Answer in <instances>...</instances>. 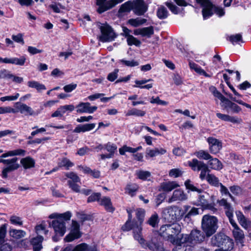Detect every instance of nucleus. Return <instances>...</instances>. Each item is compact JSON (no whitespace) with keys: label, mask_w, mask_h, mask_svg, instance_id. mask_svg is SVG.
<instances>
[{"label":"nucleus","mask_w":251,"mask_h":251,"mask_svg":"<svg viewBox=\"0 0 251 251\" xmlns=\"http://www.w3.org/2000/svg\"><path fill=\"white\" fill-rule=\"evenodd\" d=\"M71 217L72 213L70 211L62 214L53 213L50 215V218H55L52 221L50 226L54 229L56 234L61 236L64 235L66 231V222L69 221Z\"/></svg>","instance_id":"nucleus-1"},{"label":"nucleus","mask_w":251,"mask_h":251,"mask_svg":"<svg viewBox=\"0 0 251 251\" xmlns=\"http://www.w3.org/2000/svg\"><path fill=\"white\" fill-rule=\"evenodd\" d=\"M184 210L177 206H170L164 208L162 211L163 218L168 222L179 220L187 212L190 206L184 205Z\"/></svg>","instance_id":"nucleus-2"},{"label":"nucleus","mask_w":251,"mask_h":251,"mask_svg":"<svg viewBox=\"0 0 251 251\" xmlns=\"http://www.w3.org/2000/svg\"><path fill=\"white\" fill-rule=\"evenodd\" d=\"M196 1L202 7V14L204 20L212 16L214 12L219 17H222L225 14L223 8L216 6L209 0H196Z\"/></svg>","instance_id":"nucleus-3"},{"label":"nucleus","mask_w":251,"mask_h":251,"mask_svg":"<svg viewBox=\"0 0 251 251\" xmlns=\"http://www.w3.org/2000/svg\"><path fill=\"white\" fill-rule=\"evenodd\" d=\"M218 220L215 216L209 214L203 216L201 219V228L207 237L214 234L218 228Z\"/></svg>","instance_id":"nucleus-4"},{"label":"nucleus","mask_w":251,"mask_h":251,"mask_svg":"<svg viewBox=\"0 0 251 251\" xmlns=\"http://www.w3.org/2000/svg\"><path fill=\"white\" fill-rule=\"evenodd\" d=\"M216 241L214 244L218 247H221L222 250L225 251H231L234 246L233 240L223 233H218L214 236Z\"/></svg>","instance_id":"nucleus-5"},{"label":"nucleus","mask_w":251,"mask_h":251,"mask_svg":"<svg viewBox=\"0 0 251 251\" xmlns=\"http://www.w3.org/2000/svg\"><path fill=\"white\" fill-rule=\"evenodd\" d=\"M188 163L193 171H201L200 175V178L201 180L205 179H206V174H209L210 172L207 164L197 159H193L191 161H188Z\"/></svg>","instance_id":"nucleus-6"},{"label":"nucleus","mask_w":251,"mask_h":251,"mask_svg":"<svg viewBox=\"0 0 251 251\" xmlns=\"http://www.w3.org/2000/svg\"><path fill=\"white\" fill-rule=\"evenodd\" d=\"M81 236L80 231V226L77 222L72 220L70 233L65 237L66 242H72L75 239L79 238Z\"/></svg>","instance_id":"nucleus-7"},{"label":"nucleus","mask_w":251,"mask_h":251,"mask_svg":"<svg viewBox=\"0 0 251 251\" xmlns=\"http://www.w3.org/2000/svg\"><path fill=\"white\" fill-rule=\"evenodd\" d=\"M205 198L206 197L204 195H200L198 199L194 201L193 204L196 206H201L203 210H209L214 213L216 212L217 209L215 207V203L209 202Z\"/></svg>","instance_id":"nucleus-8"},{"label":"nucleus","mask_w":251,"mask_h":251,"mask_svg":"<svg viewBox=\"0 0 251 251\" xmlns=\"http://www.w3.org/2000/svg\"><path fill=\"white\" fill-rule=\"evenodd\" d=\"M101 35L100 40L101 42H110L115 38V34L112 28L108 25H103L100 27Z\"/></svg>","instance_id":"nucleus-9"},{"label":"nucleus","mask_w":251,"mask_h":251,"mask_svg":"<svg viewBox=\"0 0 251 251\" xmlns=\"http://www.w3.org/2000/svg\"><path fill=\"white\" fill-rule=\"evenodd\" d=\"M145 248H148L151 251H164L163 244L157 237H152L151 240L145 242Z\"/></svg>","instance_id":"nucleus-10"},{"label":"nucleus","mask_w":251,"mask_h":251,"mask_svg":"<svg viewBox=\"0 0 251 251\" xmlns=\"http://www.w3.org/2000/svg\"><path fill=\"white\" fill-rule=\"evenodd\" d=\"M188 235L191 246L198 243H201L205 239L204 233L198 229L192 230L190 234Z\"/></svg>","instance_id":"nucleus-11"},{"label":"nucleus","mask_w":251,"mask_h":251,"mask_svg":"<svg viewBox=\"0 0 251 251\" xmlns=\"http://www.w3.org/2000/svg\"><path fill=\"white\" fill-rule=\"evenodd\" d=\"M207 141L209 144V149L211 153L216 154L218 153L222 148V142L212 137L207 138Z\"/></svg>","instance_id":"nucleus-12"},{"label":"nucleus","mask_w":251,"mask_h":251,"mask_svg":"<svg viewBox=\"0 0 251 251\" xmlns=\"http://www.w3.org/2000/svg\"><path fill=\"white\" fill-rule=\"evenodd\" d=\"M147 9V6L142 0H136L133 1V10L136 15H143Z\"/></svg>","instance_id":"nucleus-13"},{"label":"nucleus","mask_w":251,"mask_h":251,"mask_svg":"<svg viewBox=\"0 0 251 251\" xmlns=\"http://www.w3.org/2000/svg\"><path fill=\"white\" fill-rule=\"evenodd\" d=\"M142 229L141 226L136 223L133 227V237L136 240L138 241L143 248H145L146 241L142 235Z\"/></svg>","instance_id":"nucleus-14"},{"label":"nucleus","mask_w":251,"mask_h":251,"mask_svg":"<svg viewBox=\"0 0 251 251\" xmlns=\"http://www.w3.org/2000/svg\"><path fill=\"white\" fill-rule=\"evenodd\" d=\"M16 110L20 112L21 114L25 115L33 116L35 115V112L32 108L27 105L26 104L20 102H16L15 103Z\"/></svg>","instance_id":"nucleus-15"},{"label":"nucleus","mask_w":251,"mask_h":251,"mask_svg":"<svg viewBox=\"0 0 251 251\" xmlns=\"http://www.w3.org/2000/svg\"><path fill=\"white\" fill-rule=\"evenodd\" d=\"M170 231L169 232V241L171 243L175 239V235L178 234L181 230V226L176 223L169 224Z\"/></svg>","instance_id":"nucleus-16"},{"label":"nucleus","mask_w":251,"mask_h":251,"mask_svg":"<svg viewBox=\"0 0 251 251\" xmlns=\"http://www.w3.org/2000/svg\"><path fill=\"white\" fill-rule=\"evenodd\" d=\"M173 244L180 246H191L188 234H182L181 237H178L173 240L172 242Z\"/></svg>","instance_id":"nucleus-17"},{"label":"nucleus","mask_w":251,"mask_h":251,"mask_svg":"<svg viewBox=\"0 0 251 251\" xmlns=\"http://www.w3.org/2000/svg\"><path fill=\"white\" fill-rule=\"evenodd\" d=\"M154 33L153 27L152 26L136 29L134 30L135 35H141L143 37L150 38Z\"/></svg>","instance_id":"nucleus-18"},{"label":"nucleus","mask_w":251,"mask_h":251,"mask_svg":"<svg viewBox=\"0 0 251 251\" xmlns=\"http://www.w3.org/2000/svg\"><path fill=\"white\" fill-rule=\"evenodd\" d=\"M166 150L162 148H155L151 149L148 148L146 151V157L147 158H152L158 155H163L166 152Z\"/></svg>","instance_id":"nucleus-19"},{"label":"nucleus","mask_w":251,"mask_h":251,"mask_svg":"<svg viewBox=\"0 0 251 251\" xmlns=\"http://www.w3.org/2000/svg\"><path fill=\"white\" fill-rule=\"evenodd\" d=\"M187 199L186 195L180 189H177L174 191L172 196L169 199V203L176 201H182Z\"/></svg>","instance_id":"nucleus-20"},{"label":"nucleus","mask_w":251,"mask_h":251,"mask_svg":"<svg viewBox=\"0 0 251 251\" xmlns=\"http://www.w3.org/2000/svg\"><path fill=\"white\" fill-rule=\"evenodd\" d=\"M179 186L178 183L175 181L164 182L160 184V190L169 192Z\"/></svg>","instance_id":"nucleus-21"},{"label":"nucleus","mask_w":251,"mask_h":251,"mask_svg":"<svg viewBox=\"0 0 251 251\" xmlns=\"http://www.w3.org/2000/svg\"><path fill=\"white\" fill-rule=\"evenodd\" d=\"M95 126L96 124L94 123L79 125L75 128L73 132L75 133L85 132L92 130Z\"/></svg>","instance_id":"nucleus-22"},{"label":"nucleus","mask_w":251,"mask_h":251,"mask_svg":"<svg viewBox=\"0 0 251 251\" xmlns=\"http://www.w3.org/2000/svg\"><path fill=\"white\" fill-rule=\"evenodd\" d=\"M43 238L41 235L32 239L31 243L33 246V251H40L42 249V242Z\"/></svg>","instance_id":"nucleus-23"},{"label":"nucleus","mask_w":251,"mask_h":251,"mask_svg":"<svg viewBox=\"0 0 251 251\" xmlns=\"http://www.w3.org/2000/svg\"><path fill=\"white\" fill-rule=\"evenodd\" d=\"M100 204L104 206L105 209L110 212L114 211L111 200L109 197H104L100 201Z\"/></svg>","instance_id":"nucleus-24"},{"label":"nucleus","mask_w":251,"mask_h":251,"mask_svg":"<svg viewBox=\"0 0 251 251\" xmlns=\"http://www.w3.org/2000/svg\"><path fill=\"white\" fill-rule=\"evenodd\" d=\"M20 162L25 169L34 167L35 164V160L30 156L22 158Z\"/></svg>","instance_id":"nucleus-25"},{"label":"nucleus","mask_w":251,"mask_h":251,"mask_svg":"<svg viewBox=\"0 0 251 251\" xmlns=\"http://www.w3.org/2000/svg\"><path fill=\"white\" fill-rule=\"evenodd\" d=\"M233 237L237 243H243L244 239V234L243 231L239 227L233 229L232 230Z\"/></svg>","instance_id":"nucleus-26"},{"label":"nucleus","mask_w":251,"mask_h":251,"mask_svg":"<svg viewBox=\"0 0 251 251\" xmlns=\"http://www.w3.org/2000/svg\"><path fill=\"white\" fill-rule=\"evenodd\" d=\"M26 151L25 150L18 149L13 151H10L6 153H3L0 157L5 158L8 156H13L17 155L24 156L25 154Z\"/></svg>","instance_id":"nucleus-27"},{"label":"nucleus","mask_w":251,"mask_h":251,"mask_svg":"<svg viewBox=\"0 0 251 251\" xmlns=\"http://www.w3.org/2000/svg\"><path fill=\"white\" fill-rule=\"evenodd\" d=\"M208 165L212 169L220 170L223 168L221 162L216 158H211L208 162Z\"/></svg>","instance_id":"nucleus-28"},{"label":"nucleus","mask_w":251,"mask_h":251,"mask_svg":"<svg viewBox=\"0 0 251 251\" xmlns=\"http://www.w3.org/2000/svg\"><path fill=\"white\" fill-rule=\"evenodd\" d=\"M218 203L220 206H223L225 210L226 215L227 212L233 213L234 209L231 204L228 203L226 199H223L218 201Z\"/></svg>","instance_id":"nucleus-29"},{"label":"nucleus","mask_w":251,"mask_h":251,"mask_svg":"<svg viewBox=\"0 0 251 251\" xmlns=\"http://www.w3.org/2000/svg\"><path fill=\"white\" fill-rule=\"evenodd\" d=\"M146 114V112L136 108H132L128 110L126 113V116H136L138 117H143Z\"/></svg>","instance_id":"nucleus-30"},{"label":"nucleus","mask_w":251,"mask_h":251,"mask_svg":"<svg viewBox=\"0 0 251 251\" xmlns=\"http://www.w3.org/2000/svg\"><path fill=\"white\" fill-rule=\"evenodd\" d=\"M74 164L66 157H63L60 160L58 166L59 167H64L66 170H69L70 167H73Z\"/></svg>","instance_id":"nucleus-31"},{"label":"nucleus","mask_w":251,"mask_h":251,"mask_svg":"<svg viewBox=\"0 0 251 251\" xmlns=\"http://www.w3.org/2000/svg\"><path fill=\"white\" fill-rule=\"evenodd\" d=\"M206 180L210 184L216 187H218L221 183L218 178L213 174H207Z\"/></svg>","instance_id":"nucleus-32"},{"label":"nucleus","mask_w":251,"mask_h":251,"mask_svg":"<svg viewBox=\"0 0 251 251\" xmlns=\"http://www.w3.org/2000/svg\"><path fill=\"white\" fill-rule=\"evenodd\" d=\"M10 235L16 239H20L25 235V232L22 230L13 229L9 231Z\"/></svg>","instance_id":"nucleus-33"},{"label":"nucleus","mask_w":251,"mask_h":251,"mask_svg":"<svg viewBox=\"0 0 251 251\" xmlns=\"http://www.w3.org/2000/svg\"><path fill=\"white\" fill-rule=\"evenodd\" d=\"M236 213L237 217V220L240 224L243 227L247 228L248 227L249 225L245 217L244 216L242 213H241L240 211L237 212Z\"/></svg>","instance_id":"nucleus-34"},{"label":"nucleus","mask_w":251,"mask_h":251,"mask_svg":"<svg viewBox=\"0 0 251 251\" xmlns=\"http://www.w3.org/2000/svg\"><path fill=\"white\" fill-rule=\"evenodd\" d=\"M195 155L199 159L204 160H209L212 158L210 154L206 151L201 150L199 151L196 152Z\"/></svg>","instance_id":"nucleus-35"},{"label":"nucleus","mask_w":251,"mask_h":251,"mask_svg":"<svg viewBox=\"0 0 251 251\" xmlns=\"http://www.w3.org/2000/svg\"><path fill=\"white\" fill-rule=\"evenodd\" d=\"M147 22V20L142 18L131 19L128 20V23L134 27L141 25Z\"/></svg>","instance_id":"nucleus-36"},{"label":"nucleus","mask_w":251,"mask_h":251,"mask_svg":"<svg viewBox=\"0 0 251 251\" xmlns=\"http://www.w3.org/2000/svg\"><path fill=\"white\" fill-rule=\"evenodd\" d=\"M90 105L89 102H81L77 106L78 109L76 111L78 113H88L89 107Z\"/></svg>","instance_id":"nucleus-37"},{"label":"nucleus","mask_w":251,"mask_h":251,"mask_svg":"<svg viewBox=\"0 0 251 251\" xmlns=\"http://www.w3.org/2000/svg\"><path fill=\"white\" fill-rule=\"evenodd\" d=\"M168 12L164 6L160 7L157 11V16L160 19H164L168 17Z\"/></svg>","instance_id":"nucleus-38"},{"label":"nucleus","mask_w":251,"mask_h":251,"mask_svg":"<svg viewBox=\"0 0 251 251\" xmlns=\"http://www.w3.org/2000/svg\"><path fill=\"white\" fill-rule=\"evenodd\" d=\"M169 224L162 226L159 230L160 235L164 238H167L169 240L168 233L170 231Z\"/></svg>","instance_id":"nucleus-39"},{"label":"nucleus","mask_w":251,"mask_h":251,"mask_svg":"<svg viewBox=\"0 0 251 251\" xmlns=\"http://www.w3.org/2000/svg\"><path fill=\"white\" fill-rule=\"evenodd\" d=\"M138 189V186L136 184H129L127 185L126 188V192L129 195L133 196Z\"/></svg>","instance_id":"nucleus-40"},{"label":"nucleus","mask_w":251,"mask_h":251,"mask_svg":"<svg viewBox=\"0 0 251 251\" xmlns=\"http://www.w3.org/2000/svg\"><path fill=\"white\" fill-rule=\"evenodd\" d=\"M65 176L70 179L68 181H73L74 182H80L81 183V180L79 177L74 172H68L65 173Z\"/></svg>","instance_id":"nucleus-41"},{"label":"nucleus","mask_w":251,"mask_h":251,"mask_svg":"<svg viewBox=\"0 0 251 251\" xmlns=\"http://www.w3.org/2000/svg\"><path fill=\"white\" fill-rule=\"evenodd\" d=\"M49 8L52 9L54 12L59 13L61 12V9H64L65 7L59 2H53L49 6Z\"/></svg>","instance_id":"nucleus-42"},{"label":"nucleus","mask_w":251,"mask_h":251,"mask_svg":"<svg viewBox=\"0 0 251 251\" xmlns=\"http://www.w3.org/2000/svg\"><path fill=\"white\" fill-rule=\"evenodd\" d=\"M136 175L138 177L142 180H145L151 176V173L147 171L140 170L136 172Z\"/></svg>","instance_id":"nucleus-43"},{"label":"nucleus","mask_w":251,"mask_h":251,"mask_svg":"<svg viewBox=\"0 0 251 251\" xmlns=\"http://www.w3.org/2000/svg\"><path fill=\"white\" fill-rule=\"evenodd\" d=\"M26 60L25 56H21L20 58L13 57L12 58L11 64L19 66H23Z\"/></svg>","instance_id":"nucleus-44"},{"label":"nucleus","mask_w":251,"mask_h":251,"mask_svg":"<svg viewBox=\"0 0 251 251\" xmlns=\"http://www.w3.org/2000/svg\"><path fill=\"white\" fill-rule=\"evenodd\" d=\"M158 222V216L156 213L152 214L148 221V223L152 227H155Z\"/></svg>","instance_id":"nucleus-45"},{"label":"nucleus","mask_w":251,"mask_h":251,"mask_svg":"<svg viewBox=\"0 0 251 251\" xmlns=\"http://www.w3.org/2000/svg\"><path fill=\"white\" fill-rule=\"evenodd\" d=\"M131 9L133 10V2L127 1L121 5L119 11L126 12L129 11Z\"/></svg>","instance_id":"nucleus-46"},{"label":"nucleus","mask_w":251,"mask_h":251,"mask_svg":"<svg viewBox=\"0 0 251 251\" xmlns=\"http://www.w3.org/2000/svg\"><path fill=\"white\" fill-rule=\"evenodd\" d=\"M126 40L127 44L129 46L135 45L137 47H139L141 44V42L139 40L132 35L129 36Z\"/></svg>","instance_id":"nucleus-47"},{"label":"nucleus","mask_w":251,"mask_h":251,"mask_svg":"<svg viewBox=\"0 0 251 251\" xmlns=\"http://www.w3.org/2000/svg\"><path fill=\"white\" fill-rule=\"evenodd\" d=\"M145 211L143 209H138L136 212V218L138 220V225L141 226L142 222L144 221L145 217Z\"/></svg>","instance_id":"nucleus-48"},{"label":"nucleus","mask_w":251,"mask_h":251,"mask_svg":"<svg viewBox=\"0 0 251 251\" xmlns=\"http://www.w3.org/2000/svg\"><path fill=\"white\" fill-rule=\"evenodd\" d=\"M6 234V225L3 224L0 226V245L5 242Z\"/></svg>","instance_id":"nucleus-49"},{"label":"nucleus","mask_w":251,"mask_h":251,"mask_svg":"<svg viewBox=\"0 0 251 251\" xmlns=\"http://www.w3.org/2000/svg\"><path fill=\"white\" fill-rule=\"evenodd\" d=\"M18 158L16 157L13 158L9 159H5L6 162H4V164L7 165V167H15V170H17L19 167V165L17 163Z\"/></svg>","instance_id":"nucleus-50"},{"label":"nucleus","mask_w":251,"mask_h":251,"mask_svg":"<svg viewBox=\"0 0 251 251\" xmlns=\"http://www.w3.org/2000/svg\"><path fill=\"white\" fill-rule=\"evenodd\" d=\"M209 91L214 97L219 99L220 100H222L224 98V96L217 89V88L213 86L209 87Z\"/></svg>","instance_id":"nucleus-51"},{"label":"nucleus","mask_w":251,"mask_h":251,"mask_svg":"<svg viewBox=\"0 0 251 251\" xmlns=\"http://www.w3.org/2000/svg\"><path fill=\"white\" fill-rule=\"evenodd\" d=\"M185 185L187 189L190 190L192 191H196L199 193L201 192V190L195 187L190 180H187L185 182Z\"/></svg>","instance_id":"nucleus-52"},{"label":"nucleus","mask_w":251,"mask_h":251,"mask_svg":"<svg viewBox=\"0 0 251 251\" xmlns=\"http://www.w3.org/2000/svg\"><path fill=\"white\" fill-rule=\"evenodd\" d=\"M13 75L10 72L6 69H1L0 70V79H10L12 78Z\"/></svg>","instance_id":"nucleus-53"},{"label":"nucleus","mask_w":251,"mask_h":251,"mask_svg":"<svg viewBox=\"0 0 251 251\" xmlns=\"http://www.w3.org/2000/svg\"><path fill=\"white\" fill-rule=\"evenodd\" d=\"M183 172L178 168L171 169L169 173V175L171 177H177L180 176L182 175Z\"/></svg>","instance_id":"nucleus-54"},{"label":"nucleus","mask_w":251,"mask_h":251,"mask_svg":"<svg viewBox=\"0 0 251 251\" xmlns=\"http://www.w3.org/2000/svg\"><path fill=\"white\" fill-rule=\"evenodd\" d=\"M67 182L69 188L74 192L76 193L80 192V186L78 184V182H74L73 181H68Z\"/></svg>","instance_id":"nucleus-55"},{"label":"nucleus","mask_w":251,"mask_h":251,"mask_svg":"<svg viewBox=\"0 0 251 251\" xmlns=\"http://www.w3.org/2000/svg\"><path fill=\"white\" fill-rule=\"evenodd\" d=\"M104 148L106 149L108 152H109V154H111V156H113V153L117 150V148L115 144L108 142L104 145Z\"/></svg>","instance_id":"nucleus-56"},{"label":"nucleus","mask_w":251,"mask_h":251,"mask_svg":"<svg viewBox=\"0 0 251 251\" xmlns=\"http://www.w3.org/2000/svg\"><path fill=\"white\" fill-rule=\"evenodd\" d=\"M20 94L17 93L14 96H7L0 98L1 101L4 102L5 101H14L16 100L19 97Z\"/></svg>","instance_id":"nucleus-57"},{"label":"nucleus","mask_w":251,"mask_h":251,"mask_svg":"<svg viewBox=\"0 0 251 251\" xmlns=\"http://www.w3.org/2000/svg\"><path fill=\"white\" fill-rule=\"evenodd\" d=\"M199 214V209L196 207H192L188 212L187 214L184 216V218L190 219L191 217L196 216Z\"/></svg>","instance_id":"nucleus-58"},{"label":"nucleus","mask_w":251,"mask_h":251,"mask_svg":"<svg viewBox=\"0 0 251 251\" xmlns=\"http://www.w3.org/2000/svg\"><path fill=\"white\" fill-rule=\"evenodd\" d=\"M120 62L123 65L128 67H135L139 65L137 61L134 60H126L125 59H122L120 60Z\"/></svg>","instance_id":"nucleus-59"},{"label":"nucleus","mask_w":251,"mask_h":251,"mask_svg":"<svg viewBox=\"0 0 251 251\" xmlns=\"http://www.w3.org/2000/svg\"><path fill=\"white\" fill-rule=\"evenodd\" d=\"M10 221L12 224L16 226H21L23 225V221L20 217L13 215L10 217Z\"/></svg>","instance_id":"nucleus-60"},{"label":"nucleus","mask_w":251,"mask_h":251,"mask_svg":"<svg viewBox=\"0 0 251 251\" xmlns=\"http://www.w3.org/2000/svg\"><path fill=\"white\" fill-rule=\"evenodd\" d=\"M17 112L15 109L10 106L0 107V114L10 113H15Z\"/></svg>","instance_id":"nucleus-61"},{"label":"nucleus","mask_w":251,"mask_h":251,"mask_svg":"<svg viewBox=\"0 0 251 251\" xmlns=\"http://www.w3.org/2000/svg\"><path fill=\"white\" fill-rule=\"evenodd\" d=\"M126 152L131 153H135L134 148L128 147L126 145L124 146L122 148L119 149V152L121 155H124Z\"/></svg>","instance_id":"nucleus-62"},{"label":"nucleus","mask_w":251,"mask_h":251,"mask_svg":"<svg viewBox=\"0 0 251 251\" xmlns=\"http://www.w3.org/2000/svg\"><path fill=\"white\" fill-rule=\"evenodd\" d=\"M35 230L38 235L42 234L46 235L48 232V231L45 229V226L42 224L37 226Z\"/></svg>","instance_id":"nucleus-63"},{"label":"nucleus","mask_w":251,"mask_h":251,"mask_svg":"<svg viewBox=\"0 0 251 251\" xmlns=\"http://www.w3.org/2000/svg\"><path fill=\"white\" fill-rule=\"evenodd\" d=\"M0 245V251H11L12 249V246L10 242H4Z\"/></svg>","instance_id":"nucleus-64"}]
</instances>
